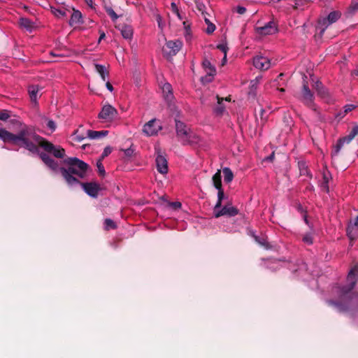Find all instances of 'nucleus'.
<instances>
[{
  "label": "nucleus",
  "instance_id": "1",
  "mask_svg": "<svg viewBox=\"0 0 358 358\" xmlns=\"http://www.w3.org/2000/svg\"><path fill=\"white\" fill-rule=\"evenodd\" d=\"M9 123L13 125V129L17 132L13 134L5 129L0 128V139L4 143H11L24 148L31 154H39L38 147H41L45 152L53 155L57 158L62 159L64 157V149L53 145L37 134L32 127L17 119L10 120Z\"/></svg>",
  "mask_w": 358,
  "mask_h": 358
},
{
  "label": "nucleus",
  "instance_id": "2",
  "mask_svg": "<svg viewBox=\"0 0 358 358\" xmlns=\"http://www.w3.org/2000/svg\"><path fill=\"white\" fill-rule=\"evenodd\" d=\"M358 281V263L349 271L345 285L336 284L331 293L336 300H327L329 306L336 307L340 312L355 311L358 309V294L352 290Z\"/></svg>",
  "mask_w": 358,
  "mask_h": 358
},
{
  "label": "nucleus",
  "instance_id": "3",
  "mask_svg": "<svg viewBox=\"0 0 358 358\" xmlns=\"http://www.w3.org/2000/svg\"><path fill=\"white\" fill-rule=\"evenodd\" d=\"M64 162L69 167L59 169L64 179L70 187L79 185V178L83 179L87 176L88 164L77 157H69Z\"/></svg>",
  "mask_w": 358,
  "mask_h": 358
},
{
  "label": "nucleus",
  "instance_id": "4",
  "mask_svg": "<svg viewBox=\"0 0 358 358\" xmlns=\"http://www.w3.org/2000/svg\"><path fill=\"white\" fill-rule=\"evenodd\" d=\"M176 136L183 145H200L201 138L187 125L180 120H176Z\"/></svg>",
  "mask_w": 358,
  "mask_h": 358
},
{
  "label": "nucleus",
  "instance_id": "5",
  "mask_svg": "<svg viewBox=\"0 0 358 358\" xmlns=\"http://www.w3.org/2000/svg\"><path fill=\"white\" fill-rule=\"evenodd\" d=\"M357 134H358V125H356L352 129V130L350 131L349 134H348L347 136H345L344 137L340 138L337 141L336 145H334L333 147V150L331 151V157H334L337 156L339 154L343 145L345 143L348 144V143H350L352 141V140Z\"/></svg>",
  "mask_w": 358,
  "mask_h": 358
},
{
  "label": "nucleus",
  "instance_id": "6",
  "mask_svg": "<svg viewBox=\"0 0 358 358\" xmlns=\"http://www.w3.org/2000/svg\"><path fill=\"white\" fill-rule=\"evenodd\" d=\"M117 109L110 104L104 105L98 115L99 119L103 122H112L117 118Z\"/></svg>",
  "mask_w": 358,
  "mask_h": 358
},
{
  "label": "nucleus",
  "instance_id": "7",
  "mask_svg": "<svg viewBox=\"0 0 358 358\" xmlns=\"http://www.w3.org/2000/svg\"><path fill=\"white\" fill-rule=\"evenodd\" d=\"M182 43L180 40L166 41L162 48L163 54L166 57H171L176 55L181 49Z\"/></svg>",
  "mask_w": 358,
  "mask_h": 358
},
{
  "label": "nucleus",
  "instance_id": "8",
  "mask_svg": "<svg viewBox=\"0 0 358 358\" xmlns=\"http://www.w3.org/2000/svg\"><path fill=\"white\" fill-rule=\"evenodd\" d=\"M256 31L262 36L273 35L278 32V27L274 21H270L263 27H257Z\"/></svg>",
  "mask_w": 358,
  "mask_h": 358
},
{
  "label": "nucleus",
  "instance_id": "9",
  "mask_svg": "<svg viewBox=\"0 0 358 358\" xmlns=\"http://www.w3.org/2000/svg\"><path fill=\"white\" fill-rule=\"evenodd\" d=\"M313 94L310 90L307 83H304L302 89V99L304 103L313 110L315 112H317L316 106L313 102Z\"/></svg>",
  "mask_w": 358,
  "mask_h": 358
},
{
  "label": "nucleus",
  "instance_id": "10",
  "mask_svg": "<svg viewBox=\"0 0 358 358\" xmlns=\"http://www.w3.org/2000/svg\"><path fill=\"white\" fill-rule=\"evenodd\" d=\"M162 129V126L157 124V120L152 119L144 124L143 131L147 136H152L157 135Z\"/></svg>",
  "mask_w": 358,
  "mask_h": 358
},
{
  "label": "nucleus",
  "instance_id": "11",
  "mask_svg": "<svg viewBox=\"0 0 358 358\" xmlns=\"http://www.w3.org/2000/svg\"><path fill=\"white\" fill-rule=\"evenodd\" d=\"M83 190L91 197L96 198L99 195V192L101 191L99 184L96 182H80Z\"/></svg>",
  "mask_w": 358,
  "mask_h": 358
},
{
  "label": "nucleus",
  "instance_id": "12",
  "mask_svg": "<svg viewBox=\"0 0 358 358\" xmlns=\"http://www.w3.org/2000/svg\"><path fill=\"white\" fill-rule=\"evenodd\" d=\"M238 213L239 211L238 208L233 206L231 204H226L223 207L216 210V211H214L215 217H219L223 215L234 217L238 215Z\"/></svg>",
  "mask_w": 358,
  "mask_h": 358
},
{
  "label": "nucleus",
  "instance_id": "13",
  "mask_svg": "<svg viewBox=\"0 0 358 358\" xmlns=\"http://www.w3.org/2000/svg\"><path fill=\"white\" fill-rule=\"evenodd\" d=\"M155 162L157 170L159 173L162 174H166L168 173V162L165 156L159 152L156 157Z\"/></svg>",
  "mask_w": 358,
  "mask_h": 358
},
{
  "label": "nucleus",
  "instance_id": "14",
  "mask_svg": "<svg viewBox=\"0 0 358 358\" xmlns=\"http://www.w3.org/2000/svg\"><path fill=\"white\" fill-rule=\"evenodd\" d=\"M253 65L257 69L265 71L270 68L271 62L267 57L257 56L253 59Z\"/></svg>",
  "mask_w": 358,
  "mask_h": 358
},
{
  "label": "nucleus",
  "instance_id": "15",
  "mask_svg": "<svg viewBox=\"0 0 358 358\" xmlns=\"http://www.w3.org/2000/svg\"><path fill=\"white\" fill-rule=\"evenodd\" d=\"M298 167L300 176L305 177L303 180L309 182L313 178V173H311L306 162L303 160L299 161Z\"/></svg>",
  "mask_w": 358,
  "mask_h": 358
},
{
  "label": "nucleus",
  "instance_id": "16",
  "mask_svg": "<svg viewBox=\"0 0 358 358\" xmlns=\"http://www.w3.org/2000/svg\"><path fill=\"white\" fill-rule=\"evenodd\" d=\"M43 162L51 170L57 171L59 169V164L57 161L51 158L48 154L39 152L38 154Z\"/></svg>",
  "mask_w": 358,
  "mask_h": 358
},
{
  "label": "nucleus",
  "instance_id": "17",
  "mask_svg": "<svg viewBox=\"0 0 358 358\" xmlns=\"http://www.w3.org/2000/svg\"><path fill=\"white\" fill-rule=\"evenodd\" d=\"M331 24L329 22V20H327L326 17L320 18L318 20L316 25V29L319 31V36L320 38L322 37L325 30Z\"/></svg>",
  "mask_w": 358,
  "mask_h": 358
},
{
  "label": "nucleus",
  "instance_id": "18",
  "mask_svg": "<svg viewBox=\"0 0 358 358\" xmlns=\"http://www.w3.org/2000/svg\"><path fill=\"white\" fill-rule=\"evenodd\" d=\"M83 23V15L81 12L78 10L73 9V12L69 20L70 26H74L77 24H80Z\"/></svg>",
  "mask_w": 358,
  "mask_h": 358
},
{
  "label": "nucleus",
  "instance_id": "19",
  "mask_svg": "<svg viewBox=\"0 0 358 358\" xmlns=\"http://www.w3.org/2000/svg\"><path fill=\"white\" fill-rule=\"evenodd\" d=\"M40 92V87L38 85H31L28 88V93L31 99V101L35 104L37 103L38 94Z\"/></svg>",
  "mask_w": 358,
  "mask_h": 358
},
{
  "label": "nucleus",
  "instance_id": "20",
  "mask_svg": "<svg viewBox=\"0 0 358 358\" xmlns=\"http://www.w3.org/2000/svg\"><path fill=\"white\" fill-rule=\"evenodd\" d=\"M121 34L124 39L131 40L133 38L134 30L131 25L124 24L120 29Z\"/></svg>",
  "mask_w": 358,
  "mask_h": 358
},
{
  "label": "nucleus",
  "instance_id": "21",
  "mask_svg": "<svg viewBox=\"0 0 358 358\" xmlns=\"http://www.w3.org/2000/svg\"><path fill=\"white\" fill-rule=\"evenodd\" d=\"M108 134V131L102 130V131H93V130H87V136L90 139H99L105 137Z\"/></svg>",
  "mask_w": 358,
  "mask_h": 358
},
{
  "label": "nucleus",
  "instance_id": "22",
  "mask_svg": "<svg viewBox=\"0 0 358 358\" xmlns=\"http://www.w3.org/2000/svg\"><path fill=\"white\" fill-rule=\"evenodd\" d=\"M262 79V76H257L254 80H252L250 83V90L248 94L250 95L256 96L257 90L259 84L260 83Z\"/></svg>",
  "mask_w": 358,
  "mask_h": 358
},
{
  "label": "nucleus",
  "instance_id": "23",
  "mask_svg": "<svg viewBox=\"0 0 358 358\" xmlns=\"http://www.w3.org/2000/svg\"><path fill=\"white\" fill-rule=\"evenodd\" d=\"M313 87L317 91L318 95L321 97L326 98L329 96V93L327 89L323 86L320 81L317 80Z\"/></svg>",
  "mask_w": 358,
  "mask_h": 358
},
{
  "label": "nucleus",
  "instance_id": "24",
  "mask_svg": "<svg viewBox=\"0 0 358 358\" xmlns=\"http://www.w3.org/2000/svg\"><path fill=\"white\" fill-rule=\"evenodd\" d=\"M94 67L96 72L101 76L102 80L103 81L107 80L109 76V71L107 70L106 66L102 64H95Z\"/></svg>",
  "mask_w": 358,
  "mask_h": 358
},
{
  "label": "nucleus",
  "instance_id": "25",
  "mask_svg": "<svg viewBox=\"0 0 358 358\" xmlns=\"http://www.w3.org/2000/svg\"><path fill=\"white\" fill-rule=\"evenodd\" d=\"M19 24L21 27L29 31H31L34 27V23L27 17H20Z\"/></svg>",
  "mask_w": 358,
  "mask_h": 358
},
{
  "label": "nucleus",
  "instance_id": "26",
  "mask_svg": "<svg viewBox=\"0 0 358 358\" xmlns=\"http://www.w3.org/2000/svg\"><path fill=\"white\" fill-rule=\"evenodd\" d=\"M162 90L165 99L171 100L173 98V89L170 83H165L162 85Z\"/></svg>",
  "mask_w": 358,
  "mask_h": 358
},
{
  "label": "nucleus",
  "instance_id": "27",
  "mask_svg": "<svg viewBox=\"0 0 358 358\" xmlns=\"http://www.w3.org/2000/svg\"><path fill=\"white\" fill-rule=\"evenodd\" d=\"M216 98L217 99V105L214 108L213 111L215 115H222L225 110V106L222 103L223 99L219 96H217Z\"/></svg>",
  "mask_w": 358,
  "mask_h": 358
},
{
  "label": "nucleus",
  "instance_id": "28",
  "mask_svg": "<svg viewBox=\"0 0 358 358\" xmlns=\"http://www.w3.org/2000/svg\"><path fill=\"white\" fill-rule=\"evenodd\" d=\"M213 183L214 187L217 189H222V176L221 172L218 170L213 176Z\"/></svg>",
  "mask_w": 358,
  "mask_h": 358
},
{
  "label": "nucleus",
  "instance_id": "29",
  "mask_svg": "<svg viewBox=\"0 0 358 358\" xmlns=\"http://www.w3.org/2000/svg\"><path fill=\"white\" fill-rule=\"evenodd\" d=\"M357 231L358 229L355 228V226L349 225L346 229L348 237L352 241L355 240L358 237Z\"/></svg>",
  "mask_w": 358,
  "mask_h": 358
},
{
  "label": "nucleus",
  "instance_id": "30",
  "mask_svg": "<svg viewBox=\"0 0 358 358\" xmlns=\"http://www.w3.org/2000/svg\"><path fill=\"white\" fill-rule=\"evenodd\" d=\"M217 201L214 208V211H216L218 208L222 207V203L224 199H227L228 197L225 196L223 189H217Z\"/></svg>",
  "mask_w": 358,
  "mask_h": 358
},
{
  "label": "nucleus",
  "instance_id": "31",
  "mask_svg": "<svg viewBox=\"0 0 358 358\" xmlns=\"http://www.w3.org/2000/svg\"><path fill=\"white\" fill-rule=\"evenodd\" d=\"M183 27L185 29V38L187 41H190L192 38L190 24L187 21H185L183 22Z\"/></svg>",
  "mask_w": 358,
  "mask_h": 358
},
{
  "label": "nucleus",
  "instance_id": "32",
  "mask_svg": "<svg viewBox=\"0 0 358 358\" xmlns=\"http://www.w3.org/2000/svg\"><path fill=\"white\" fill-rule=\"evenodd\" d=\"M341 17V13L338 10H334L327 15L326 17L331 24L336 22Z\"/></svg>",
  "mask_w": 358,
  "mask_h": 358
},
{
  "label": "nucleus",
  "instance_id": "33",
  "mask_svg": "<svg viewBox=\"0 0 358 358\" xmlns=\"http://www.w3.org/2000/svg\"><path fill=\"white\" fill-rule=\"evenodd\" d=\"M255 241L258 243L260 245L264 247L266 249H268L271 248L267 237L265 235L258 236L255 237Z\"/></svg>",
  "mask_w": 358,
  "mask_h": 358
},
{
  "label": "nucleus",
  "instance_id": "34",
  "mask_svg": "<svg viewBox=\"0 0 358 358\" xmlns=\"http://www.w3.org/2000/svg\"><path fill=\"white\" fill-rule=\"evenodd\" d=\"M223 173H224V180L225 182L229 183L233 180L234 174L229 168H228V167L224 168Z\"/></svg>",
  "mask_w": 358,
  "mask_h": 358
},
{
  "label": "nucleus",
  "instance_id": "35",
  "mask_svg": "<svg viewBox=\"0 0 358 358\" xmlns=\"http://www.w3.org/2000/svg\"><path fill=\"white\" fill-rule=\"evenodd\" d=\"M104 229L108 231L110 229H115L117 227L116 223L110 218H106L103 222Z\"/></svg>",
  "mask_w": 358,
  "mask_h": 358
},
{
  "label": "nucleus",
  "instance_id": "36",
  "mask_svg": "<svg viewBox=\"0 0 358 358\" xmlns=\"http://www.w3.org/2000/svg\"><path fill=\"white\" fill-rule=\"evenodd\" d=\"M202 66L206 73H208V72H216V69H215V66L213 65H212L210 62L207 59H205L203 61Z\"/></svg>",
  "mask_w": 358,
  "mask_h": 358
},
{
  "label": "nucleus",
  "instance_id": "37",
  "mask_svg": "<svg viewBox=\"0 0 358 358\" xmlns=\"http://www.w3.org/2000/svg\"><path fill=\"white\" fill-rule=\"evenodd\" d=\"M297 268H292L293 273H298L299 275H300L301 272L307 271V265L305 262L302 261L297 264Z\"/></svg>",
  "mask_w": 358,
  "mask_h": 358
},
{
  "label": "nucleus",
  "instance_id": "38",
  "mask_svg": "<svg viewBox=\"0 0 358 358\" xmlns=\"http://www.w3.org/2000/svg\"><path fill=\"white\" fill-rule=\"evenodd\" d=\"M71 138L74 142L80 143L82 141H83L86 138V136L83 134H79L78 129H76L72 134Z\"/></svg>",
  "mask_w": 358,
  "mask_h": 358
},
{
  "label": "nucleus",
  "instance_id": "39",
  "mask_svg": "<svg viewBox=\"0 0 358 358\" xmlns=\"http://www.w3.org/2000/svg\"><path fill=\"white\" fill-rule=\"evenodd\" d=\"M302 241L308 245L313 243V236L311 233H306L303 236Z\"/></svg>",
  "mask_w": 358,
  "mask_h": 358
},
{
  "label": "nucleus",
  "instance_id": "40",
  "mask_svg": "<svg viewBox=\"0 0 358 358\" xmlns=\"http://www.w3.org/2000/svg\"><path fill=\"white\" fill-rule=\"evenodd\" d=\"M105 10L107 14L110 17L111 20L115 22L118 18V15L114 11V10L110 6H105Z\"/></svg>",
  "mask_w": 358,
  "mask_h": 358
},
{
  "label": "nucleus",
  "instance_id": "41",
  "mask_svg": "<svg viewBox=\"0 0 358 358\" xmlns=\"http://www.w3.org/2000/svg\"><path fill=\"white\" fill-rule=\"evenodd\" d=\"M52 13L57 17H62L66 16V12L64 10L60 8H56L55 7L51 6Z\"/></svg>",
  "mask_w": 358,
  "mask_h": 358
},
{
  "label": "nucleus",
  "instance_id": "42",
  "mask_svg": "<svg viewBox=\"0 0 358 358\" xmlns=\"http://www.w3.org/2000/svg\"><path fill=\"white\" fill-rule=\"evenodd\" d=\"M215 73L216 72H208V73H206V75L201 78V82L203 83H210L211 81H213V80L214 78V76L215 75Z\"/></svg>",
  "mask_w": 358,
  "mask_h": 358
},
{
  "label": "nucleus",
  "instance_id": "43",
  "mask_svg": "<svg viewBox=\"0 0 358 358\" xmlns=\"http://www.w3.org/2000/svg\"><path fill=\"white\" fill-rule=\"evenodd\" d=\"M10 113L6 110H2L0 111V120L2 121H6L10 118Z\"/></svg>",
  "mask_w": 358,
  "mask_h": 358
},
{
  "label": "nucleus",
  "instance_id": "44",
  "mask_svg": "<svg viewBox=\"0 0 358 358\" xmlns=\"http://www.w3.org/2000/svg\"><path fill=\"white\" fill-rule=\"evenodd\" d=\"M96 166L98 168V171H99V173L101 176H104L105 175V169H104V166L101 162V159H99V161H97L96 162Z\"/></svg>",
  "mask_w": 358,
  "mask_h": 358
},
{
  "label": "nucleus",
  "instance_id": "45",
  "mask_svg": "<svg viewBox=\"0 0 358 358\" xmlns=\"http://www.w3.org/2000/svg\"><path fill=\"white\" fill-rule=\"evenodd\" d=\"M349 10L351 13L357 12L358 10V1L353 0L349 7Z\"/></svg>",
  "mask_w": 358,
  "mask_h": 358
},
{
  "label": "nucleus",
  "instance_id": "46",
  "mask_svg": "<svg viewBox=\"0 0 358 358\" xmlns=\"http://www.w3.org/2000/svg\"><path fill=\"white\" fill-rule=\"evenodd\" d=\"M217 48L221 50L224 53V55H227L228 47L226 43L217 45Z\"/></svg>",
  "mask_w": 358,
  "mask_h": 358
},
{
  "label": "nucleus",
  "instance_id": "47",
  "mask_svg": "<svg viewBox=\"0 0 358 358\" xmlns=\"http://www.w3.org/2000/svg\"><path fill=\"white\" fill-rule=\"evenodd\" d=\"M111 152H112V148L110 146L106 147L101 154V159H103V158L108 157L111 153Z\"/></svg>",
  "mask_w": 358,
  "mask_h": 358
},
{
  "label": "nucleus",
  "instance_id": "48",
  "mask_svg": "<svg viewBox=\"0 0 358 358\" xmlns=\"http://www.w3.org/2000/svg\"><path fill=\"white\" fill-rule=\"evenodd\" d=\"M215 30V25L213 24L212 22H209V24L207 26V28L206 29V32L208 34H210L214 32Z\"/></svg>",
  "mask_w": 358,
  "mask_h": 358
},
{
  "label": "nucleus",
  "instance_id": "49",
  "mask_svg": "<svg viewBox=\"0 0 358 358\" xmlns=\"http://www.w3.org/2000/svg\"><path fill=\"white\" fill-rule=\"evenodd\" d=\"M355 106L353 104H347L344 106V112L343 116L347 114L348 112L352 111Z\"/></svg>",
  "mask_w": 358,
  "mask_h": 358
},
{
  "label": "nucleus",
  "instance_id": "50",
  "mask_svg": "<svg viewBox=\"0 0 358 358\" xmlns=\"http://www.w3.org/2000/svg\"><path fill=\"white\" fill-rule=\"evenodd\" d=\"M47 127L49 128L52 131H54L56 129V124L53 120H48L47 122Z\"/></svg>",
  "mask_w": 358,
  "mask_h": 358
},
{
  "label": "nucleus",
  "instance_id": "51",
  "mask_svg": "<svg viewBox=\"0 0 358 358\" xmlns=\"http://www.w3.org/2000/svg\"><path fill=\"white\" fill-rule=\"evenodd\" d=\"M124 151V155L127 156V157H131L134 154V149H132L131 148H129L127 149H125L123 150Z\"/></svg>",
  "mask_w": 358,
  "mask_h": 358
},
{
  "label": "nucleus",
  "instance_id": "52",
  "mask_svg": "<svg viewBox=\"0 0 358 358\" xmlns=\"http://www.w3.org/2000/svg\"><path fill=\"white\" fill-rule=\"evenodd\" d=\"M236 10L238 14L243 15L246 12V8L244 6H238Z\"/></svg>",
  "mask_w": 358,
  "mask_h": 358
},
{
  "label": "nucleus",
  "instance_id": "53",
  "mask_svg": "<svg viewBox=\"0 0 358 358\" xmlns=\"http://www.w3.org/2000/svg\"><path fill=\"white\" fill-rule=\"evenodd\" d=\"M170 206L176 209L181 208V203L179 201L171 202L170 203Z\"/></svg>",
  "mask_w": 358,
  "mask_h": 358
},
{
  "label": "nucleus",
  "instance_id": "54",
  "mask_svg": "<svg viewBox=\"0 0 358 358\" xmlns=\"http://www.w3.org/2000/svg\"><path fill=\"white\" fill-rule=\"evenodd\" d=\"M106 88L110 91V92H113V87L112 85V84L107 80H106Z\"/></svg>",
  "mask_w": 358,
  "mask_h": 358
},
{
  "label": "nucleus",
  "instance_id": "55",
  "mask_svg": "<svg viewBox=\"0 0 358 358\" xmlns=\"http://www.w3.org/2000/svg\"><path fill=\"white\" fill-rule=\"evenodd\" d=\"M171 7L173 8V10H176V13H177V15L178 16L179 18H181L180 17V15L179 13V11L178 10V8H177V6L175 3H171Z\"/></svg>",
  "mask_w": 358,
  "mask_h": 358
},
{
  "label": "nucleus",
  "instance_id": "56",
  "mask_svg": "<svg viewBox=\"0 0 358 358\" xmlns=\"http://www.w3.org/2000/svg\"><path fill=\"white\" fill-rule=\"evenodd\" d=\"M248 235H249V236H252L254 239H255V237H257V236H257V235L255 234V231H253V230H252V229H249V230H248Z\"/></svg>",
  "mask_w": 358,
  "mask_h": 358
},
{
  "label": "nucleus",
  "instance_id": "57",
  "mask_svg": "<svg viewBox=\"0 0 358 358\" xmlns=\"http://www.w3.org/2000/svg\"><path fill=\"white\" fill-rule=\"evenodd\" d=\"M106 37V34L103 31H101L100 33V36H99V40H98V43H100L101 41Z\"/></svg>",
  "mask_w": 358,
  "mask_h": 358
},
{
  "label": "nucleus",
  "instance_id": "58",
  "mask_svg": "<svg viewBox=\"0 0 358 358\" xmlns=\"http://www.w3.org/2000/svg\"><path fill=\"white\" fill-rule=\"evenodd\" d=\"M85 2L89 6L90 8H94V2L93 0H84Z\"/></svg>",
  "mask_w": 358,
  "mask_h": 358
},
{
  "label": "nucleus",
  "instance_id": "59",
  "mask_svg": "<svg viewBox=\"0 0 358 358\" xmlns=\"http://www.w3.org/2000/svg\"><path fill=\"white\" fill-rule=\"evenodd\" d=\"M306 189L307 191H313L314 189V187L312 184L309 183L306 187Z\"/></svg>",
  "mask_w": 358,
  "mask_h": 358
},
{
  "label": "nucleus",
  "instance_id": "60",
  "mask_svg": "<svg viewBox=\"0 0 358 358\" xmlns=\"http://www.w3.org/2000/svg\"><path fill=\"white\" fill-rule=\"evenodd\" d=\"M297 210L301 212V213H305L306 212L304 211L302 206L301 204H299L298 206H297Z\"/></svg>",
  "mask_w": 358,
  "mask_h": 358
},
{
  "label": "nucleus",
  "instance_id": "61",
  "mask_svg": "<svg viewBox=\"0 0 358 358\" xmlns=\"http://www.w3.org/2000/svg\"><path fill=\"white\" fill-rule=\"evenodd\" d=\"M351 225L358 229V215L356 217L354 224Z\"/></svg>",
  "mask_w": 358,
  "mask_h": 358
},
{
  "label": "nucleus",
  "instance_id": "62",
  "mask_svg": "<svg viewBox=\"0 0 358 358\" xmlns=\"http://www.w3.org/2000/svg\"><path fill=\"white\" fill-rule=\"evenodd\" d=\"M303 220H304V222H306V224H309V222L308 220V217H307V214L306 213H305L303 214Z\"/></svg>",
  "mask_w": 358,
  "mask_h": 358
},
{
  "label": "nucleus",
  "instance_id": "63",
  "mask_svg": "<svg viewBox=\"0 0 358 358\" xmlns=\"http://www.w3.org/2000/svg\"><path fill=\"white\" fill-rule=\"evenodd\" d=\"M227 62V55H224V57L222 59V65H224Z\"/></svg>",
  "mask_w": 358,
  "mask_h": 358
},
{
  "label": "nucleus",
  "instance_id": "64",
  "mask_svg": "<svg viewBox=\"0 0 358 358\" xmlns=\"http://www.w3.org/2000/svg\"><path fill=\"white\" fill-rule=\"evenodd\" d=\"M203 7H204V5L203 3H199L197 5V8L200 10L202 9Z\"/></svg>",
  "mask_w": 358,
  "mask_h": 358
}]
</instances>
